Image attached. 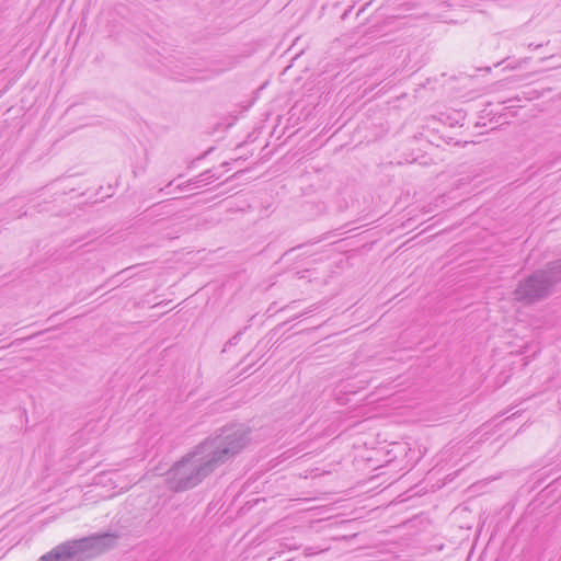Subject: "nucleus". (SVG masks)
<instances>
[{
    "mask_svg": "<svg viewBox=\"0 0 561 561\" xmlns=\"http://www.w3.org/2000/svg\"><path fill=\"white\" fill-rule=\"evenodd\" d=\"M541 282L536 277L527 279L525 283L520 284L517 289V294L523 299L537 298L541 295Z\"/></svg>",
    "mask_w": 561,
    "mask_h": 561,
    "instance_id": "1",
    "label": "nucleus"
},
{
    "mask_svg": "<svg viewBox=\"0 0 561 561\" xmlns=\"http://www.w3.org/2000/svg\"><path fill=\"white\" fill-rule=\"evenodd\" d=\"M71 557V552L66 548H58L46 556L41 561H67Z\"/></svg>",
    "mask_w": 561,
    "mask_h": 561,
    "instance_id": "2",
    "label": "nucleus"
}]
</instances>
